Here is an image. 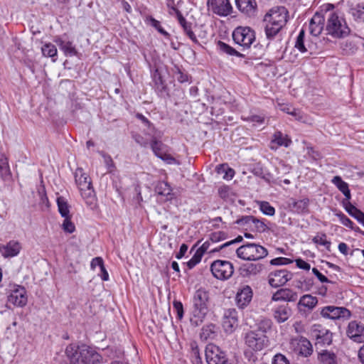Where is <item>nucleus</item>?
Listing matches in <instances>:
<instances>
[{
	"mask_svg": "<svg viewBox=\"0 0 364 364\" xmlns=\"http://www.w3.org/2000/svg\"><path fill=\"white\" fill-rule=\"evenodd\" d=\"M289 19V12L284 6H274L264 15V31L267 38L272 40L285 26Z\"/></svg>",
	"mask_w": 364,
	"mask_h": 364,
	"instance_id": "obj_1",
	"label": "nucleus"
},
{
	"mask_svg": "<svg viewBox=\"0 0 364 364\" xmlns=\"http://www.w3.org/2000/svg\"><path fill=\"white\" fill-rule=\"evenodd\" d=\"M68 360L77 362L78 364H100L102 356L96 350L86 344H70L65 349Z\"/></svg>",
	"mask_w": 364,
	"mask_h": 364,
	"instance_id": "obj_2",
	"label": "nucleus"
},
{
	"mask_svg": "<svg viewBox=\"0 0 364 364\" xmlns=\"http://www.w3.org/2000/svg\"><path fill=\"white\" fill-rule=\"evenodd\" d=\"M209 294L205 289L196 290L193 297V309L190 319L192 326L200 325L208 312Z\"/></svg>",
	"mask_w": 364,
	"mask_h": 364,
	"instance_id": "obj_3",
	"label": "nucleus"
},
{
	"mask_svg": "<svg viewBox=\"0 0 364 364\" xmlns=\"http://www.w3.org/2000/svg\"><path fill=\"white\" fill-rule=\"evenodd\" d=\"M326 34L335 38H343L350 33L345 19L337 14L332 12L329 14L326 27Z\"/></svg>",
	"mask_w": 364,
	"mask_h": 364,
	"instance_id": "obj_4",
	"label": "nucleus"
},
{
	"mask_svg": "<svg viewBox=\"0 0 364 364\" xmlns=\"http://www.w3.org/2000/svg\"><path fill=\"white\" fill-rule=\"evenodd\" d=\"M236 254L242 259L256 261L267 257L268 251L262 245L255 243H247L238 247Z\"/></svg>",
	"mask_w": 364,
	"mask_h": 364,
	"instance_id": "obj_5",
	"label": "nucleus"
},
{
	"mask_svg": "<svg viewBox=\"0 0 364 364\" xmlns=\"http://www.w3.org/2000/svg\"><path fill=\"white\" fill-rule=\"evenodd\" d=\"M75 183L79 188L80 194L87 203H92L94 200V190L91 180L83 169L78 168L75 173Z\"/></svg>",
	"mask_w": 364,
	"mask_h": 364,
	"instance_id": "obj_6",
	"label": "nucleus"
},
{
	"mask_svg": "<svg viewBox=\"0 0 364 364\" xmlns=\"http://www.w3.org/2000/svg\"><path fill=\"white\" fill-rule=\"evenodd\" d=\"M260 329L261 327L258 330L250 331L244 336L245 345L252 350L260 351L268 346L269 339L264 331Z\"/></svg>",
	"mask_w": 364,
	"mask_h": 364,
	"instance_id": "obj_7",
	"label": "nucleus"
},
{
	"mask_svg": "<svg viewBox=\"0 0 364 364\" xmlns=\"http://www.w3.org/2000/svg\"><path fill=\"white\" fill-rule=\"evenodd\" d=\"M232 38L236 44L245 49L249 48L255 41V35L250 27H237L232 33Z\"/></svg>",
	"mask_w": 364,
	"mask_h": 364,
	"instance_id": "obj_8",
	"label": "nucleus"
},
{
	"mask_svg": "<svg viewBox=\"0 0 364 364\" xmlns=\"http://www.w3.org/2000/svg\"><path fill=\"white\" fill-rule=\"evenodd\" d=\"M210 270L215 278L225 280L232 276L234 267L229 261L218 259L211 264Z\"/></svg>",
	"mask_w": 364,
	"mask_h": 364,
	"instance_id": "obj_9",
	"label": "nucleus"
},
{
	"mask_svg": "<svg viewBox=\"0 0 364 364\" xmlns=\"http://www.w3.org/2000/svg\"><path fill=\"white\" fill-rule=\"evenodd\" d=\"M205 358L208 364L228 363L226 353L213 343H209L205 348Z\"/></svg>",
	"mask_w": 364,
	"mask_h": 364,
	"instance_id": "obj_10",
	"label": "nucleus"
},
{
	"mask_svg": "<svg viewBox=\"0 0 364 364\" xmlns=\"http://www.w3.org/2000/svg\"><path fill=\"white\" fill-rule=\"evenodd\" d=\"M321 315L330 319H348L351 316L350 311L345 307L327 306L321 309Z\"/></svg>",
	"mask_w": 364,
	"mask_h": 364,
	"instance_id": "obj_11",
	"label": "nucleus"
},
{
	"mask_svg": "<svg viewBox=\"0 0 364 364\" xmlns=\"http://www.w3.org/2000/svg\"><path fill=\"white\" fill-rule=\"evenodd\" d=\"M293 277V274L287 269H280L272 272L269 274V284L271 287L277 288L284 285Z\"/></svg>",
	"mask_w": 364,
	"mask_h": 364,
	"instance_id": "obj_12",
	"label": "nucleus"
},
{
	"mask_svg": "<svg viewBox=\"0 0 364 364\" xmlns=\"http://www.w3.org/2000/svg\"><path fill=\"white\" fill-rule=\"evenodd\" d=\"M346 335L354 342L364 343V324L351 321L348 325Z\"/></svg>",
	"mask_w": 364,
	"mask_h": 364,
	"instance_id": "obj_13",
	"label": "nucleus"
},
{
	"mask_svg": "<svg viewBox=\"0 0 364 364\" xmlns=\"http://www.w3.org/2000/svg\"><path fill=\"white\" fill-rule=\"evenodd\" d=\"M291 346L296 354L303 357H308L313 352L311 343L304 337L292 340Z\"/></svg>",
	"mask_w": 364,
	"mask_h": 364,
	"instance_id": "obj_14",
	"label": "nucleus"
},
{
	"mask_svg": "<svg viewBox=\"0 0 364 364\" xmlns=\"http://www.w3.org/2000/svg\"><path fill=\"white\" fill-rule=\"evenodd\" d=\"M318 299L311 294H304L297 304L298 311L302 315H307L316 306Z\"/></svg>",
	"mask_w": 364,
	"mask_h": 364,
	"instance_id": "obj_15",
	"label": "nucleus"
},
{
	"mask_svg": "<svg viewBox=\"0 0 364 364\" xmlns=\"http://www.w3.org/2000/svg\"><path fill=\"white\" fill-rule=\"evenodd\" d=\"M237 312L235 309L225 311L222 326L226 333H232L237 326Z\"/></svg>",
	"mask_w": 364,
	"mask_h": 364,
	"instance_id": "obj_16",
	"label": "nucleus"
},
{
	"mask_svg": "<svg viewBox=\"0 0 364 364\" xmlns=\"http://www.w3.org/2000/svg\"><path fill=\"white\" fill-rule=\"evenodd\" d=\"M208 5L213 13L219 16H228L232 9L229 0H208Z\"/></svg>",
	"mask_w": 364,
	"mask_h": 364,
	"instance_id": "obj_17",
	"label": "nucleus"
},
{
	"mask_svg": "<svg viewBox=\"0 0 364 364\" xmlns=\"http://www.w3.org/2000/svg\"><path fill=\"white\" fill-rule=\"evenodd\" d=\"M26 289L23 287H18L11 291L8 296V301L17 306H24L27 304Z\"/></svg>",
	"mask_w": 364,
	"mask_h": 364,
	"instance_id": "obj_18",
	"label": "nucleus"
},
{
	"mask_svg": "<svg viewBox=\"0 0 364 364\" xmlns=\"http://www.w3.org/2000/svg\"><path fill=\"white\" fill-rule=\"evenodd\" d=\"M238 10L247 16H254L257 11L256 0H235Z\"/></svg>",
	"mask_w": 364,
	"mask_h": 364,
	"instance_id": "obj_19",
	"label": "nucleus"
},
{
	"mask_svg": "<svg viewBox=\"0 0 364 364\" xmlns=\"http://www.w3.org/2000/svg\"><path fill=\"white\" fill-rule=\"evenodd\" d=\"M253 292L252 288L248 285L242 287L237 293L236 302L238 307L243 309L252 301Z\"/></svg>",
	"mask_w": 364,
	"mask_h": 364,
	"instance_id": "obj_20",
	"label": "nucleus"
},
{
	"mask_svg": "<svg viewBox=\"0 0 364 364\" xmlns=\"http://www.w3.org/2000/svg\"><path fill=\"white\" fill-rule=\"evenodd\" d=\"M325 18L323 14L316 12L309 22V32L314 36H318L324 28Z\"/></svg>",
	"mask_w": 364,
	"mask_h": 364,
	"instance_id": "obj_21",
	"label": "nucleus"
},
{
	"mask_svg": "<svg viewBox=\"0 0 364 364\" xmlns=\"http://www.w3.org/2000/svg\"><path fill=\"white\" fill-rule=\"evenodd\" d=\"M298 294L291 289L282 288L277 290L272 296V301L294 302L297 299Z\"/></svg>",
	"mask_w": 364,
	"mask_h": 364,
	"instance_id": "obj_22",
	"label": "nucleus"
},
{
	"mask_svg": "<svg viewBox=\"0 0 364 364\" xmlns=\"http://www.w3.org/2000/svg\"><path fill=\"white\" fill-rule=\"evenodd\" d=\"M272 312L274 318L279 323L285 322L291 315V309L287 304L274 306Z\"/></svg>",
	"mask_w": 364,
	"mask_h": 364,
	"instance_id": "obj_23",
	"label": "nucleus"
},
{
	"mask_svg": "<svg viewBox=\"0 0 364 364\" xmlns=\"http://www.w3.org/2000/svg\"><path fill=\"white\" fill-rule=\"evenodd\" d=\"M21 245L16 240H11L6 245L0 247V252L4 257H13L18 255Z\"/></svg>",
	"mask_w": 364,
	"mask_h": 364,
	"instance_id": "obj_24",
	"label": "nucleus"
},
{
	"mask_svg": "<svg viewBox=\"0 0 364 364\" xmlns=\"http://www.w3.org/2000/svg\"><path fill=\"white\" fill-rule=\"evenodd\" d=\"M263 267V264L259 263H247L240 267L239 272L242 277H250L259 274Z\"/></svg>",
	"mask_w": 364,
	"mask_h": 364,
	"instance_id": "obj_25",
	"label": "nucleus"
},
{
	"mask_svg": "<svg viewBox=\"0 0 364 364\" xmlns=\"http://www.w3.org/2000/svg\"><path fill=\"white\" fill-rule=\"evenodd\" d=\"M291 203H289V206L293 208L296 213L303 214L309 213V200L308 198H304L298 200L291 199Z\"/></svg>",
	"mask_w": 364,
	"mask_h": 364,
	"instance_id": "obj_26",
	"label": "nucleus"
},
{
	"mask_svg": "<svg viewBox=\"0 0 364 364\" xmlns=\"http://www.w3.org/2000/svg\"><path fill=\"white\" fill-rule=\"evenodd\" d=\"M155 191L159 195L164 196L166 200H171L173 197V189L166 181H159L156 186Z\"/></svg>",
	"mask_w": 364,
	"mask_h": 364,
	"instance_id": "obj_27",
	"label": "nucleus"
},
{
	"mask_svg": "<svg viewBox=\"0 0 364 364\" xmlns=\"http://www.w3.org/2000/svg\"><path fill=\"white\" fill-rule=\"evenodd\" d=\"M217 335L218 327L213 323H210L202 328L200 337L202 340L207 341L208 339H214Z\"/></svg>",
	"mask_w": 364,
	"mask_h": 364,
	"instance_id": "obj_28",
	"label": "nucleus"
},
{
	"mask_svg": "<svg viewBox=\"0 0 364 364\" xmlns=\"http://www.w3.org/2000/svg\"><path fill=\"white\" fill-rule=\"evenodd\" d=\"M55 41L66 56L71 57L77 55V50L75 46H73L72 42L65 41L61 38H57Z\"/></svg>",
	"mask_w": 364,
	"mask_h": 364,
	"instance_id": "obj_29",
	"label": "nucleus"
},
{
	"mask_svg": "<svg viewBox=\"0 0 364 364\" xmlns=\"http://www.w3.org/2000/svg\"><path fill=\"white\" fill-rule=\"evenodd\" d=\"M343 205L349 215L355 218L360 224L364 226V213L358 210L355 206L352 205L350 202H343Z\"/></svg>",
	"mask_w": 364,
	"mask_h": 364,
	"instance_id": "obj_30",
	"label": "nucleus"
},
{
	"mask_svg": "<svg viewBox=\"0 0 364 364\" xmlns=\"http://www.w3.org/2000/svg\"><path fill=\"white\" fill-rule=\"evenodd\" d=\"M349 12L355 21L364 23V3H359L352 6Z\"/></svg>",
	"mask_w": 364,
	"mask_h": 364,
	"instance_id": "obj_31",
	"label": "nucleus"
},
{
	"mask_svg": "<svg viewBox=\"0 0 364 364\" xmlns=\"http://www.w3.org/2000/svg\"><path fill=\"white\" fill-rule=\"evenodd\" d=\"M317 343L330 345L332 342V333L328 329H321L316 336Z\"/></svg>",
	"mask_w": 364,
	"mask_h": 364,
	"instance_id": "obj_32",
	"label": "nucleus"
},
{
	"mask_svg": "<svg viewBox=\"0 0 364 364\" xmlns=\"http://www.w3.org/2000/svg\"><path fill=\"white\" fill-rule=\"evenodd\" d=\"M272 143H275L280 146H284L288 147L291 144V140L289 139L287 135H284L281 132H276L273 135Z\"/></svg>",
	"mask_w": 364,
	"mask_h": 364,
	"instance_id": "obj_33",
	"label": "nucleus"
},
{
	"mask_svg": "<svg viewBox=\"0 0 364 364\" xmlns=\"http://www.w3.org/2000/svg\"><path fill=\"white\" fill-rule=\"evenodd\" d=\"M10 176V169L6 157L0 153V177L4 180Z\"/></svg>",
	"mask_w": 364,
	"mask_h": 364,
	"instance_id": "obj_34",
	"label": "nucleus"
},
{
	"mask_svg": "<svg viewBox=\"0 0 364 364\" xmlns=\"http://www.w3.org/2000/svg\"><path fill=\"white\" fill-rule=\"evenodd\" d=\"M318 359L323 364H337L336 355L328 350H323L318 355Z\"/></svg>",
	"mask_w": 364,
	"mask_h": 364,
	"instance_id": "obj_35",
	"label": "nucleus"
},
{
	"mask_svg": "<svg viewBox=\"0 0 364 364\" xmlns=\"http://www.w3.org/2000/svg\"><path fill=\"white\" fill-rule=\"evenodd\" d=\"M57 204L58 211L62 217L65 218L71 216L70 215V207L68 204L67 200L63 197H58L57 198Z\"/></svg>",
	"mask_w": 364,
	"mask_h": 364,
	"instance_id": "obj_36",
	"label": "nucleus"
},
{
	"mask_svg": "<svg viewBox=\"0 0 364 364\" xmlns=\"http://www.w3.org/2000/svg\"><path fill=\"white\" fill-rule=\"evenodd\" d=\"M327 236L324 232H319L312 239L314 243L324 246L326 249L330 251L331 242L326 239Z\"/></svg>",
	"mask_w": 364,
	"mask_h": 364,
	"instance_id": "obj_37",
	"label": "nucleus"
},
{
	"mask_svg": "<svg viewBox=\"0 0 364 364\" xmlns=\"http://www.w3.org/2000/svg\"><path fill=\"white\" fill-rule=\"evenodd\" d=\"M218 46L220 51L230 55H235L238 57H244L242 54H241L240 52L237 51L235 48L229 46L228 44L222 42L218 41Z\"/></svg>",
	"mask_w": 364,
	"mask_h": 364,
	"instance_id": "obj_38",
	"label": "nucleus"
},
{
	"mask_svg": "<svg viewBox=\"0 0 364 364\" xmlns=\"http://www.w3.org/2000/svg\"><path fill=\"white\" fill-rule=\"evenodd\" d=\"M42 53L46 57L54 58L57 55V49L55 46L50 43H46L41 48Z\"/></svg>",
	"mask_w": 364,
	"mask_h": 364,
	"instance_id": "obj_39",
	"label": "nucleus"
},
{
	"mask_svg": "<svg viewBox=\"0 0 364 364\" xmlns=\"http://www.w3.org/2000/svg\"><path fill=\"white\" fill-rule=\"evenodd\" d=\"M218 173H224L223 178L225 179H232L235 175V171L232 168H229L225 164H221L217 167Z\"/></svg>",
	"mask_w": 364,
	"mask_h": 364,
	"instance_id": "obj_40",
	"label": "nucleus"
},
{
	"mask_svg": "<svg viewBox=\"0 0 364 364\" xmlns=\"http://www.w3.org/2000/svg\"><path fill=\"white\" fill-rule=\"evenodd\" d=\"M336 215L338 216V218H339L341 223L343 225H345V226H346V227H348V228H350L352 230H355L357 232H361L362 234L364 235V232H362L358 227L357 228H355L353 227V223L346 215H345L343 213H337Z\"/></svg>",
	"mask_w": 364,
	"mask_h": 364,
	"instance_id": "obj_41",
	"label": "nucleus"
},
{
	"mask_svg": "<svg viewBox=\"0 0 364 364\" xmlns=\"http://www.w3.org/2000/svg\"><path fill=\"white\" fill-rule=\"evenodd\" d=\"M171 9L174 11L177 15L178 18V22L180 25L183 27L184 32L188 34V31H191V24L188 23L183 16L181 15V12L174 6L171 7Z\"/></svg>",
	"mask_w": 364,
	"mask_h": 364,
	"instance_id": "obj_42",
	"label": "nucleus"
},
{
	"mask_svg": "<svg viewBox=\"0 0 364 364\" xmlns=\"http://www.w3.org/2000/svg\"><path fill=\"white\" fill-rule=\"evenodd\" d=\"M304 36L305 32L302 29L299 32L295 43V48H296L301 53H306L307 51V48L304 46Z\"/></svg>",
	"mask_w": 364,
	"mask_h": 364,
	"instance_id": "obj_43",
	"label": "nucleus"
},
{
	"mask_svg": "<svg viewBox=\"0 0 364 364\" xmlns=\"http://www.w3.org/2000/svg\"><path fill=\"white\" fill-rule=\"evenodd\" d=\"M162 146L163 144L161 141L156 140L155 138L151 142V148L154 153L156 154V156H157L159 158L164 159L162 156Z\"/></svg>",
	"mask_w": 364,
	"mask_h": 364,
	"instance_id": "obj_44",
	"label": "nucleus"
},
{
	"mask_svg": "<svg viewBox=\"0 0 364 364\" xmlns=\"http://www.w3.org/2000/svg\"><path fill=\"white\" fill-rule=\"evenodd\" d=\"M260 210L265 215L272 216L275 213V209L268 202L262 201L259 205Z\"/></svg>",
	"mask_w": 364,
	"mask_h": 364,
	"instance_id": "obj_45",
	"label": "nucleus"
},
{
	"mask_svg": "<svg viewBox=\"0 0 364 364\" xmlns=\"http://www.w3.org/2000/svg\"><path fill=\"white\" fill-rule=\"evenodd\" d=\"M332 183L338 188L341 192L344 191L348 188L347 183L343 181L341 177L336 176L331 180Z\"/></svg>",
	"mask_w": 364,
	"mask_h": 364,
	"instance_id": "obj_46",
	"label": "nucleus"
},
{
	"mask_svg": "<svg viewBox=\"0 0 364 364\" xmlns=\"http://www.w3.org/2000/svg\"><path fill=\"white\" fill-rule=\"evenodd\" d=\"M62 227L63 230L68 233H73L75 231V227L71 221V216L65 218Z\"/></svg>",
	"mask_w": 364,
	"mask_h": 364,
	"instance_id": "obj_47",
	"label": "nucleus"
},
{
	"mask_svg": "<svg viewBox=\"0 0 364 364\" xmlns=\"http://www.w3.org/2000/svg\"><path fill=\"white\" fill-rule=\"evenodd\" d=\"M149 21L151 26L155 28L161 34L166 37H168V33L161 27V23L159 21L156 20L152 17H150L149 18Z\"/></svg>",
	"mask_w": 364,
	"mask_h": 364,
	"instance_id": "obj_48",
	"label": "nucleus"
},
{
	"mask_svg": "<svg viewBox=\"0 0 364 364\" xmlns=\"http://www.w3.org/2000/svg\"><path fill=\"white\" fill-rule=\"evenodd\" d=\"M202 257L203 255H201V253L196 251L194 255L192 257V258L187 262L188 268H193L197 264H198L200 262Z\"/></svg>",
	"mask_w": 364,
	"mask_h": 364,
	"instance_id": "obj_49",
	"label": "nucleus"
},
{
	"mask_svg": "<svg viewBox=\"0 0 364 364\" xmlns=\"http://www.w3.org/2000/svg\"><path fill=\"white\" fill-rule=\"evenodd\" d=\"M293 261L291 259L286 257H277L272 259L270 261L272 265H286L292 263Z\"/></svg>",
	"mask_w": 364,
	"mask_h": 364,
	"instance_id": "obj_50",
	"label": "nucleus"
},
{
	"mask_svg": "<svg viewBox=\"0 0 364 364\" xmlns=\"http://www.w3.org/2000/svg\"><path fill=\"white\" fill-rule=\"evenodd\" d=\"M100 154L104 158L105 163L108 168L109 172H112L114 169V164L113 160L111 158V156L109 155H107L106 154H105L102 151L100 152Z\"/></svg>",
	"mask_w": 364,
	"mask_h": 364,
	"instance_id": "obj_51",
	"label": "nucleus"
},
{
	"mask_svg": "<svg viewBox=\"0 0 364 364\" xmlns=\"http://www.w3.org/2000/svg\"><path fill=\"white\" fill-rule=\"evenodd\" d=\"M252 224L255 225V228L259 232H264L267 230V226L264 223V221L260 220L255 217V220L252 222Z\"/></svg>",
	"mask_w": 364,
	"mask_h": 364,
	"instance_id": "obj_52",
	"label": "nucleus"
},
{
	"mask_svg": "<svg viewBox=\"0 0 364 364\" xmlns=\"http://www.w3.org/2000/svg\"><path fill=\"white\" fill-rule=\"evenodd\" d=\"M272 364H290L289 360L282 353L274 356Z\"/></svg>",
	"mask_w": 364,
	"mask_h": 364,
	"instance_id": "obj_53",
	"label": "nucleus"
},
{
	"mask_svg": "<svg viewBox=\"0 0 364 364\" xmlns=\"http://www.w3.org/2000/svg\"><path fill=\"white\" fill-rule=\"evenodd\" d=\"M173 305L177 313L178 318L181 319L183 316V307L182 303L178 301H174Z\"/></svg>",
	"mask_w": 364,
	"mask_h": 364,
	"instance_id": "obj_54",
	"label": "nucleus"
},
{
	"mask_svg": "<svg viewBox=\"0 0 364 364\" xmlns=\"http://www.w3.org/2000/svg\"><path fill=\"white\" fill-rule=\"evenodd\" d=\"M245 119L250 122L258 124H263L264 122V117L260 115H252Z\"/></svg>",
	"mask_w": 364,
	"mask_h": 364,
	"instance_id": "obj_55",
	"label": "nucleus"
},
{
	"mask_svg": "<svg viewBox=\"0 0 364 364\" xmlns=\"http://www.w3.org/2000/svg\"><path fill=\"white\" fill-rule=\"evenodd\" d=\"M312 272L318 278V279L322 283L331 282L329 279L323 275L316 268L312 269Z\"/></svg>",
	"mask_w": 364,
	"mask_h": 364,
	"instance_id": "obj_56",
	"label": "nucleus"
},
{
	"mask_svg": "<svg viewBox=\"0 0 364 364\" xmlns=\"http://www.w3.org/2000/svg\"><path fill=\"white\" fill-rule=\"evenodd\" d=\"M255 220V217L252 215H247L242 217V218L237 220L236 221V223L238 225H246L252 223L253 220Z\"/></svg>",
	"mask_w": 364,
	"mask_h": 364,
	"instance_id": "obj_57",
	"label": "nucleus"
},
{
	"mask_svg": "<svg viewBox=\"0 0 364 364\" xmlns=\"http://www.w3.org/2000/svg\"><path fill=\"white\" fill-rule=\"evenodd\" d=\"M296 264L297 267L299 269H305V270H309L310 269V264L303 260L302 259H296Z\"/></svg>",
	"mask_w": 364,
	"mask_h": 364,
	"instance_id": "obj_58",
	"label": "nucleus"
},
{
	"mask_svg": "<svg viewBox=\"0 0 364 364\" xmlns=\"http://www.w3.org/2000/svg\"><path fill=\"white\" fill-rule=\"evenodd\" d=\"M253 173L255 176L261 177L267 181H269V173H264L261 168L254 169Z\"/></svg>",
	"mask_w": 364,
	"mask_h": 364,
	"instance_id": "obj_59",
	"label": "nucleus"
},
{
	"mask_svg": "<svg viewBox=\"0 0 364 364\" xmlns=\"http://www.w3.org/2000/svg\"><path fill=\"white\" fill-rule=\"evenodd\" d=\"M289 114L293 116L296 119H297L299 121H301L303 119L302 112L299 109H296L294 107H292V109Z\"/></svg>",
	"mask_w": 364,
	"mask_h": 364,
	"instance_id": "obj_60",
	"label": "nucleus"
},
{
	"mask_svg": "<svg viewBox=\"0 0 364 364\" xmlns=\"http://www.w3.org/2000/svg\"><path fill=\"white\" fill-rule=\"evenodd\" d=\"M90 265L92 269L95 268L97 266L101 268L104 265L103 259L100 257H95L92 259Z\"/></svg>",
	"mask_w": 364,
	"mask_h": 364,
	"instance_id": "obj_61",
	"label": "nucleus"
},
{
	"mask_svg": "<svg viewBox=\"0 0 364 364\" xmlns=\"http://www.w3.org/2000/svg\"><path fill=\"white\" fill-rule=\"evenodd\" d=\"M188 250V245L186 244H182L180 247L179 252L176 254V257L178 259H181L186 254Z\"/></svg>",
	"mask_w": 364,
	"mask_h": 364,
	"instance_id": "obj_62",
	"label": "nucleus"
},
{
	"mask_svg": "<svg viewBox=\"0 0 364 364\" xmlns=\"http://www.w3.org/2000/svg\"><path fill=\"white\" fill-rule=\"evenodd\" d=\"M134 139L135 141L141 146H146L148 144L147 141L145 140L144 139V137L142 136H141L140 134H135L134 136Z\"/></svg>",
	"mask_w": 364,
	"mask_h": 364,
	"instance_id": "obj_63",
	"label": "nucleus"
},
{
	"mask_svg": "<svg viewBox=\"0 0 364 364\" xmlns=\"http://www.w3.org/2000/svg\"><path fill=\"white\" fill-rule=\"evenodd\" d=\"M278 107H279V109L285 112V113H287V114H289L291 109H292V107L288 104H278Z\"/></svg>",
	"mask_w": 364,
	"mask_h": 364,
	"instance_id": "obj_64",
	"label": "nucleus"
}]
</instances>
